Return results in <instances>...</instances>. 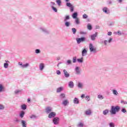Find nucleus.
Masks as SVG:
<instances>
[{"label":"nucleus","instance_id":"nucleus-1","mask_svg":"<svg viewBox=\"0 0 127 127\" xmlns=\"http://www.w3.org/2000/svg\"><path fill=\"white\" fill-rule=\"evenodd\" d=\"M120 111H121V107L112 106L109 112L111 115H117V113H119Z\"/></svg>","mask_w":127,"mask_h":127},{"label":"nucleus","instance_id":"nucleus-2","mask_svg":"<svg viewBox=\"0 0 127 127\" xmlns=\"http://www.w3.org/2000/svg\"><path fill=\"white\" fill-rule=\"evenodd\" d=\"M39 30L41 32L45 33V34H49V33H50V31H49V30H47V29H46L44 27H41L39 28Z\"/></svg>","mask_w":127,"mask_h":127},{"label":"nucleus","instance_id":"nucleus-3","mask_svg":"<svg viewBox=\"0 0 127 127\" xmlns=\"http://www.w3.org/2000/svg\"><path fill=\"white\" fill-rule=\"evenodd\" d=\"M89 50L90 52H93V53H97V49L94 46L93 44L90 43L89 44Z\"/></svg>","mask_w":127,"mask_h":127},{"label":"nucleus","instance_id":"nucleus-4","mask_svg":"<svg viewBox=\"0 0 127 127\" xmlns=\"http://www.w3.org/2000/svg\"><path fill=\"white\" fill-rule=\"evenodd\" d=\"M60 121V119L58 117H55L53 119V123L55 125H59V122Z\"/></svg>","mask_w":127,"mask_h":127},{"label":"nucleus","instance_id":"nucleus-5","mask_svg":"<svg viewBox=\"0 0 127 127\" xmlns=\"http://www.w3.org/2000/svg\"><path fill=\"white\" fill-rule=\"evenodd\" d=\"M86 40V38L85 37H81V38H76V41L77 43V44H80L81 42H84Z\"/></svg>","mask_w":127,"mask_h":127},{"label":"nucleus","instance_id":"nucleus-6","mask_svg":"<svg viewBox=\"0 0 127 127\" xmlns=\"http://www.w3.org/2000/svg\"><path fill=\"white\" fill-rule=\"evenodd\" d=\"M56 117V113L54 112H52L50 113H49L48 118L49 119L54 118Z\"/></svg>","mask_w":127,"mask_h":127},{"label":"nucleus","instance_id":"nucleus-7","mask_svg":"<svg viewBox=\"0 0 127 127\" xmlns=\"http://www.w3.org/2000/svg\"><path fill=\"white\" fill-rule=\"evenodd\" d=\"M45 112L46 114H50L52 112V107H47L45 109Z\"/></svg>","mask_w":127,"mask_h":127},{"label":"nucleus","instance_id":"nucleus-8","mask_svg":"<svg viewBox=\"0 0 127 127\" xmlns=\"http://www.w3.org/2000/svg\"><path fill=\"white\" fill-rule=\"evenodd\" d=\"M97 35H98L97 32H96L94 34L91 35L90 37L91 40L92 41L96 40V37H97Z\"/></svg>","mask_w":127,"mask_h":127},{"label":"nucleus","instance_id":"nucleus-9","mask_svg":"<svg viewBox=\"0 0 127 127\" xmlns=\"http://www.w3.org/2000/svg\"><path fill=\"white\" fill-rule=\"evenodd\" d=\"M75 71L76 75H80L81 74V71L80 70V67H79V66L75 67Z\"/></svg>","mask_w":127,"mask_h":127},{"label":"nucleus","instance_id":"nucleus-10","mask_svg":"<svg viewBox=\"0 0 127 127\" xmlns=\"http://www.w3.org/2000/svg\"><path fill=\"white\" fill-rule=\"evenodd\" d=\"M63 72L65 78H69V77H70V74H69V73L67 72V70L66 69H64Z\"/></svg>","mask_w":127,"mask_h":127},{"label":"nucleus","instance_id":"nucleus-11","mask_svg":"<svg viewBox=\"0 0 127 127\" xmlns=\"http://www.w3.org/2000/svg\"><path fill=\"white\" fill-rule=\"evenodd\" d=\"M112 41H113V38H110L108 41L104 40V45L105 46H107V45H108V43H111V42H112Z\"/></svg>","mask_w":127,"mask_h":127},{"label":"nucleus","instance_id":"nucleus-12","mask_svg":"<svg viewBox=\"0 0 127 127\" xmlns=\"http://www.w3.org/2000/svg\"><path fill=\"white\" fill-rule=\"evenodd\" d=\"M21 124L22 127H27V123H26V121L24 120H21Z\"/></svg>","mask_w":127,"mask_h":127},{"label":"nucleus","instance_id":"nucleus-13","mask_svg":"<svg viewBox=\"0 0 127 127\" xmlns=\"http://www.w3.org/2000/svg\"><path fill=\"white\" fill-rule=\"evenodd\" d=\"M102 10L103 12H105V13H106L107 14H109V13H110V10H109L107 7H104L102 9Z\"/></svg>","mask_w":127,"mask_h":127},{"label":"nucleus","instance_id":"nucleus-14","mask_svg":"<svg viewBox=\"0 0 127 127\" xmlns=\"http://www.w3.org/2000/svg\"><path fill=\"white\" fill-rule=\"evenodd\" d=\"M85 114L86 116H91V115H92V111H91V110H86L85 112Z\"/></svg>","mask_w":127,"mask_h":127},{"label":"nucleus","instance_id":"nucleus-15","mask_svg":"<svg viewBox=\"0 0 127 127\" xmlns=\"http://www.w3.org/2000/svg\"><path fill=\"white\" fill-rule=\"evenodd\" d=\"M68 104H69V101H68V100H64L62 102V104L64 105V107H66Z\"/></svg>","mask_w":127,"mask_h":127},{"label":"nucleus","instance_id":"nucleus-16","mask_svg":"<svg viewBox=\"0 0 127 127\" xmlns=\"http://www.w3.org/2000/svg\"><path fill=\"white\" fill-rule=\"evenodd\" d=\"M44 67H45L44 64L43 63L40 64L39 65L40 71H42L43 69H44Z\"/></svg>","mask_w":127,"mask_h":127},{"label":"nucleus","instance_id":"nucleus-17","mask_svg":"<svg viewBox=\"0 0 127 127\" xmlns=\"http://www.w3.org/2000/svg\"><path fill=\"white\" fill-rule=\"evenodd\" d=\"M64 25L66 27H69L71 25V22L70 21H64Z\"/></svg>","mask_w":127,"mask_h":127},{"label":"nucleus","instance_id":"nucleus-18","mask_svg":"<svg viewBox=\"0 0 127 127\" xmlns=\"http://www.w3.org/2000/svg\"><path fill=\"white\" fill-rule=\"evenodd\" d=\"M87 55V50L86 49H83L82 51V56H86Z\"/></svg>","mask_w":127,"mask_h":127},{"label":"nucleus","instance_id":"nucleus-19","mask_svg":"<svg viewBox=\"0 0 127 127\" xmlns=\"http://www.w3.org/2000/svg\"><path fill=\"white\" fill-rule=\"evenodd\" d=\"M68 87L69 88H74V82H73V81H69L68 83Z\"/></svg>","mask_w":127,"mask_h":127},{"label":"nucleus","instance_id":"nucleus-20","mask_svg":"<svg viewBox=\"0 0 127 127\" xmlns=\"http://www.w3.org/2000/svg\"><path fill=\"white\" fill-rule=\"evenodd\" d=\"M24 115H25V112H24V111H21L19 114L20 118H21V119H22L24 117Z\"/></svg>","mask_w":127,"mask_h":127},{"label":"nucleus","instance_id":"nucleus-21","mask_svg":"<svg viewBox=\"0 0 127 127\" xmlns=\"http://www.w3.org/2000/svg\"><path fill=\"white\" fill-rule=\"evenodd\" d=\"M60 99H65L66 98V95L64 93H62L60 95Z\"/></svg>","mask_w":127,"mask_h":127},{"label":"nucleus","instance_id":"nucleus-22","mask_svg":"<svg viewBox=\"0 0 127 127\" xmlns=\"http://www.w3.org/2000/svg\"><path fill=\"white\" fill-rule=\"evenodd\" d=\"M4 87H3V85L2 84H0V93H1V92H4Z\"/></svg>","mask_w":127,"mask_h":127},{"label":"nucleus","instance_id":"nucleus-23","mask_svg":"<svg viewBox=\"0 0 127 127\" xmlns=\"http://www.w3.org/2000/svg\"><path fill=\"white\" fill-rule=\"evenodd\" d=\"M72 18L75 19L77 18V17L78 16V13L77 12H74L72 15Z\"/></svg>","mask_w":127,"mask_h":127},{"label":"nucleus","instance_id":"nucleus-24","mask_svg":"<svg viewBox=\"0 0 127 127\" xmlns=\"http://www.w3.org/2000/svg\"><path fill=\"white\" fill-rule=\"evenodd\" d=\"M63 91V87H60L57 88V93H60L61 92H62Z\"/></svg>","mask_w":127,"mask_h":127},{"label":"nucleus","instance_id":"nucleus-25","mask_svg":"<svg viewBox=\"0 0 127 127\" xmlns=\"http://www.w3.org/2000/svg\"><path fill=\"white\" fill-rule=\"evenodd\" d=\"M113 92V94L115 95V96H118L119 93L118 92V91H117L116 89H113L112 90Z\"/></svg>","mask_w":127,"mask_h":127},{"label":"nucleus","instance_id":"nucleus-26","mask_svg":"<svg viewBox=\"0 0 127 127\" xmlns=\"http://www.w3.org/2000/svg\"><path fill=\"white\" fill-rule=\"evenodd\" d=\"M84 58L81 57V59H77V61L78 63H83Z\"/></svg>","mask_w":127,"mask_h":127},{"label":"nucleus","instance_id":"nucleus-27","mask_svg":"<svg viewBox=\"0 0 127 127\" xmlns=\"http://www.w3.org/2000/svg\"><path fill=\"white\" fill-rule=\"evenodd\" d=\"M103 114L104 116H107V115L109 114V109H106L103 111Z\"/></svg>","mask_w":127,"mask_h":127},{"label":"nucleus","instance_id":"nucleus-28","mask_svg":"<svg viewBox=\"0 0 127 127\" xmlns=\"http://www.w3.org/2000/svg\"><path fill=\"white\" fill-rule=\"evenodd\" d=\"M74 104H79V99L77 98H74L73 100Z\"/></svg>","mask_w":127,"mask_h":127},{"label":"nucleus","instance_id":"nucleus-29","mask_svg":"<svg viewBox=\"0 0 127 127\" xmlns=\"http://www.w3.org/2000/svg\"><path fill=\"white\" fill-rule=\"evenodd\" d=\"M69 19H70V16L66 15L65 16L64 21H67V20H69Z\"/></svg>","mask_w":127,"mask_h":127},{"label":"nucleus","instance_id":"nucleus-30","mask_svg":"<svg viewBox=\"0 0 127 127\" xmlns=\"http://www.w3.org/2000/svg\"><path fill=\"white\" fill-rule=\"evenodd\" d=\"M77 87L80 89H82L83 88V84L81 82H78Z\"/></svg>","mask_w":127,"mask_h":127},{"label":"nucleus","instance_id":"nucleus-31","mask_svg":"<svg viewBox=\"0 0 127 127\" xmlns=\"http://www.w3.org/2000/svg\"><path fill=\"white\" fill-rule=\"evenodd\" d=\"M52 9L54 11V12H57L58 11V9H57V8L55 7V6L52 7Z\"/></svg>","mask_w":127,"mask_h":127},{"label":"nucleus","instance_id":"nucleus-32","mask_svg":"<svg viewBox=\"0 0 127 127\" xmlns=\"http://www.w3.org/2000/svg\"><path fill=\"white\" fill-rule=\"evenodd\" d=\"M28 66H29V64L27 63L25 64H23V65H22V68H27Z\"/></svg>","mask_w":127,"mask_h":127},{"label":"nucleus","instance_id":"nucleus-33","mask_svg":"<svg viewBox=\"0 0 127 127\" xmlns=\"http://www.w3.org/2000/svg\"><path fill=\"white\" fill-rule=\"evenodd\" d=\"M92 25H91L90 23H88L87 24V29H88L89 30H92Z\"/></svg>","mask_w":127,"mask_h":127},{"label":"nucleus","instance_id":"nucleus-34","mask_svg":"<svg viewBox=\"0 0 127 127\" xmlns=\"http://www.w3.org/2000/svg\"><path fill=\"white\" fill-rule=\"evenodd\" d=\"M26 108H27L26 105L24 104L21 105L22 110H26Z\"/></svg>","mask_w":127,"mask_h":127},{"label":"nucleus","instance_id":"nucleus-35","mask_svg":"<svg viewBox=\"0 0 127 127\" xmlns=\"http://www.w3.org/2000/svg\"><path fill=\"white\" fill-rule=\"evenodd\" d=\"M66 6H68V7H71L73 6V5H72V4H71L70 2H66Z\"/></svg>","mask_w":127,"mask_h":127},{"label":"nucleus","instance_id":"nucleus-36","mask_svg":"<svg viewBox=\"0 0 127 127\" xmlns=\"http://www.w3.org/2000/svg\"><path fill=\"white\" fill-rule=\"evenodd\" d=\"M4 68H5L6 69L8 68V63H4Z\"/></svg>","mask_w":127,"mask_h":127},{"label":"nucleus","instance_id":"nucleus-37","mask_svg":"<svg viewBox=\"0 0 127 127\" xmlns=\"http://www.w3.org/2000/svg\"><path fill=\"white\" fill-rule=\"evenodd\" d=\"M71 30H72V33H73V34H76V31H77V30H76V28H72L71 29Z\"/></svg>","mask_w":127,"mask_h":127},{"label":"nucleus","instance_id":"nucleus-38","mask_svg":"<svg viewBox=\"0 0 127 127\" xmlns=\"http://www.w3.org/2000/svg\"><path fill=\"white\" fill-rule=\"evenodd\" d=\"M76 61H77V57H73L72 59L73 63H76Z\"/></svg>","mask_w":127,"mask_h":127},{"label":"nucleus","instance_id":"nucleus-39","mask_svg":"<svg viewBox=\"0 0 127 127\" xmlns=\"http://www.w3.org/2000/svg\"><path fill=\"white\" fill-rule=\"evenodd\" d=\"M109 127H115V123L111 122L109 123Z\"/></svg>","mask_w":127,"mask_h":127},{"label":"nucleus","instance_id":"nucleus-40","mask_svg":"<svg viewBox=\"0 0 127 127\" xmlns=\"http://www.w3.org/2000/svg\"><path fill=\"white\" fill-rule=\"evenodd\" d=\"M50 5L51 7L52 8V6H54V5H55V2H52V1L50 2Z\"/></svg>","mask_w":127,"mask_h":127},{"label":"nucleus","instance_id":"nucleus-41","mask_svg":"<svg viewBox=\"0 0 127 127\" xmlns=\"http://www.w3.org/2000/svg\"><path fill=\"white\" fill-rule=\"evenodd\" d=\"M30 119H37V116L32 115L31 116H30Z\"/></svg>","mask_w":127,"mask_h":127},{"label":"nucleus","instance_id":"nucleus-42","mask_svg":"<svg viewBox=\"0 0 127 127\" xmlns=\"http://www.w3.org/2000/svg\"><path fill=\"white\" fill-rule=\"evenodd\" d=\"M20 92H21V90H16L14 91V93H15L16 95H18V94L19 93H20Z\"/></svg>","mask_w":127,"mask_h":127},{"label":"nucleus","instance_id":"nucleus-43","mask_svg":"<svg viewBox=\"0 0 127 127\" xmlns=\"http://www.w3.org/2000/svg\"><path fill=\"white\" fill-rule=\"evenodd\" d=\"M75 23L76 24H79V23H80V21H79V18H75Z\"/></svg>","mask_w":127,"mask_h":127},{"label":"nucleus","instance_id":"nucleus-44","mask_svg":"<svg viewBox=\"0 0 127 127\" xmlns=\"http://www.w3.org/2000/svg\"><path fill=\"white\" fill-rule=\"evenodd\" d=\"M82 18H83L84 19H86V18H88V16H87L86 14H84L82 15Z\"/></svg>","mask_w":127,"mask_h":127},{"label":"nucleus","instance_id":"nucleus-45","mask_svg":"<svg viewBox=\"0 0 127 127\" xmlns=\"http://www.w3.org/2000/svg\"><path fill=\"white\" fill-rule=\"evenodd\" d=\"M40 52H41L40 50H39V49L35 50V53H36L37 54H39V53H40Z\"/></svg>","mask_w":127,"mask_h":127},{"label":"nucleus","instance_id":"nucleus-46","mask_svg":"<svg viewBox=\"0 0 127 127\" xmlns=\"http://www.w3.org/2000/svg\"><path fill=\"white\" fill-rule=\"evenodd\" d=\"M56 1L58 5H61V0H57Z\"/></svg>","mask_w":127,"mask_h":127},{"label":"nucleus","instance_id":"nucleus-47","mask_svg":"<svg viewBox=\"0 0 127 127\" xmlns=\"http://www.w3.org/2000/svg\"><path fill=\"white\" fill-rule=\"evenodd\" d=\"M71 63H72V62L71 61V60H68L67 61L66 65H70V64H71Z\"/></svg>","mask_w":127,"mask_h":127},{"label":"nucleus","instance_id":"nucleus-48","mask_svg":"<svg viewBox=\"0 0 127 127\" xmlns=\"http://www.w3.org/2000/svg\"><path fill=\"white\" fill-rule=\"evenodd\" d=\"M121 112L122 113H127V110L125 108H122V109L121 110Z\"/></svg>","mask_w":127,"mask_h":127},{"label":"nucleus","instance_id":"nucleus-49","mask_svg":"<svg viewBox=\"0 0 127 127\" xmlns=\"http://www.w3.org/2000/svg\"><path fill=\"white\" fill-rule=\"evenodd\" d=\"M98 99H100L101 100H102V99H104V96H103L101 95H99L98 96Z\"/></svg>","mask_w":127,"mask_h":127},{"label":"nucleus","instance_id":"nucleus-50","mask_svg":"<svg viewBox=\"0 0 127 127\" xmlns=\"http://www.w3.org/2000/svg\"><path fill=\"white\" fill-rule=\"evenodd\" d=\"M0 110H4V106L1 104H0Z\"/></svg>","mask_w":127,"mask_h":127},{"label":"nucleus","instance_id":"nucleus-51","mask_svg":"<svg viewBox=\"0 0 127 127\" xmlns=\"http://www.w3.org/2000/svg\"><path fill=\"white\" fill-rule=\"evenodd\" d=\"M78 127H84V124H83V123H80L78 124Z\"/></svg>","mask_w":127,"mask_h":127},{"label":"nucleus","instance_id":"nucleus-52","mask_svg":"<svg viewBox=\"0 0 127 127\" xmlns=\"http://www.w3.org/2000/svg\"><path fill=\"white\" fill-rule=\"evenodd\" d=\"M70 9L71 12H73V11H74V7H73V6H71V7H70Z\"/></svg>","mask_w":127,"mask_h":127},{"label":"nucleus","instance_id":"nucleus-53","mask_svg":"<svg viewBox=\"0 0 127 127\" xmlns=\"http://www.w3.org/2000/svg\"><path fill=\"white\" fill-rule=\"evenodd\" d=\"M86 98V100H87V101H88L89 102V101H90V96H86L85 97Z\"/></svg>","mask_w":127,"mask_h":127},{"label":"nucleus","instance_id":"nucleus-54","mask_svg":"<svg viewBox=\"0 0 127 127\" xmlns=\"http://www.w3.org/2000/svg\"><path fill=\"white\" fill-rule=\"evenodd\" d=\"M121 103L122 104H123V103L124 104V105H127V101H125L124 100H122Z\"/></svg>","mask_w":127,"mask_h":127},{"label":"nucleus","instance_id":"nucleus-55","mask_svg":"<svg viewBox=\"0 0 127 127\" xmlns=\"http://www.w3.org/2000/svg\"><path fill=\"white\" fill-rule=\"evenodd\" d=\"M14 122H15V123H19L20 121L18 120V119L17 118H15L14 120Z\"/></svg>","mask_w":127,"mask_h":127},{"label":"nucleus","instance_id":"nucleus-56","mask_svg":"<svg viewBox=\"0 0 127 127\" xmlns=\"http://www.w3.org/2000/svg\"><path fill=\"white\" fill-rule=\"evenodd\" d=\"M80 34L85 35L87 34V32L80 31Z\"/></svg>","mask_w":127,"mask_h":127},{"label":"nucleus","instance_id":"nucleus-57","mask_svg":"<svg viewBox=\"0 0 127 127\" xmlns=\"http://www.w3.org/2000/svg\"><path fill=\"white\" fill-rule=\"evenodd\" d=\"M18 65H19L20 66V67L22 68L23 64H22V63L19 62L18 63Z\"/></svg>","mask_w":127,"mask_h":127},{"label":"nucleus","instance_id":"nucleus-58","mask_svg":"<svg viewBox=\"0 0 127 127\" xmlns=\"http://www.w3.org/2000/svg\"><path fill=\"white\" fill-rule=\"evenodd\" d=\"M57 74L58 75H61V71L60 70H57Z\"/></svg>","mask_w":127,"mask_h":127},{"label":"nucleus","instance_id":"nucleus-59","mask_svg":"<svg viewBox=\"0 0 127 127\" xmlns=\"http://www.w3.org/2000/svg\"><path fill=\"white\" fill-rule=\"evenodd\" d=\"M118 35H122V32H121V31H118Z\"/></svg>","mask_w":127,"mask_h":127},{"label":"nucleus","instance_id":"nucleus-60","mask_svg":"<svg viewBox=\"0 0 127 127\" xmlns=\"http://www.w3.org/2000/svg\"><path fill=\"white\" fill-rule=\"evenodd\" d=\"M108 35H109V36L112 35V32H108Z\"/></svg>","mask_w":127,"mask_h":127},{"label":"nucleus","instance_id":"nucleus-61","mask_svg":"<svg viewBox=\"0 0 127 127\" xmlns=\"http://www.w3.org/2000/svg\"><path fill=\"white\" fill-rule=\"evenodd\" d=\"M81 98H82V99L85 98V94H82V95L81 96Z\"/></svg>","mask_w":127,"mask_h":127},{"label":"nucleus","instance_id":"nucleus-62","mask_svg":"<svg viewBox=\"0 0 127 127\" xmlns=\"http://www.w3.org/2000/svg\"><path fill=\"white\" fill-rule=\"evenodd\" d=\"M112 2L111 0H109V1H108V3H109V4H112Z\"/></svg>","mask_w":127,"mask_h":127},{"label":"nucleus","instance_id":"nucleus-63","mask_svg":"<svg viewBox=\"0 0 127 127\" xmlns=\"http://www.w3.org/2000/svg\"><path fill=\"white\" fill-rule=\"evenodd\" d=\"M118 1L120 3H121L123 2V0H119Z\"/></svg>","mask_w":127,"mask_h":127},{"label":"nucleus","instance_id":"nucleus-64","mask_svg":"<svg viewBox=\"0 0 127 127\" xmlns=\"http://www.w3.org/2000/svg\"><path fill=\"white\" fill-rule=\"evenodd\" d=\"M29 102H30V98H28L27 99V102L29 103Z\"/></svg>","mask_w":127,"mask_h":127}]
</instances>
